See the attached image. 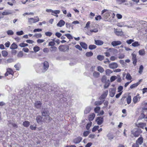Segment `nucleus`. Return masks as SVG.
Segmentation results:
<instances>
[{"label": "nucleus", "mask_w": 147, "mask_h": 147, "mask_svg": "<svg viewBox=\"0 0 147 147\" xmlns=\"http://www.w3.org/2000/svg\"><path fill=\"white\" fill-rule=\"evenodd\" d=\"M112 11L107 9H104L101 11V15L105 19L108 18L110 16Z\"/></svg>", "instance_id": "nucleus-1"}, {"label": "nucleus", "mask_w": 147, "mask_h": 147, "mask_svg": "<svg viewBox=\"0 0 147 147\" xmlns=\"http://www.w3.org/2000/svg\"><path fill=\"white\" fill-rule=\"evenodd\" d=\"M46 11L48 13H51V15L57 18L58 17V15L57 14H59L60 12V10H53L51 9H47L46 10Z\"/></svg>", "instance_id": "nucleus-2"}, {"label": "nucleus", "mask_w": 147, "mask_h": 147, "mask_svg": "<svg viewBox=\"0 0 147 147\" xmlns=\"http://www.w3.org/2000/svg\"><path fill=\"white\" fill-rule=\"evenodd\" d=\"M132 132L133 134L135 137H138L142 133V131L140 128H135Z\"/></svg>", "instance_id": "nucleus-3"}, {"label": "nucleus", "mask_w": 147, "mask_h": 147, "mask_svg": "<svg viewBox=\"0 0 147 147\" xmlns=\"http://www.w3.org/2000/svg\"><path fill=\"white\" fill-rule=\"evenodd\" d=\"M28 22L30 24L36 23L39 21V19L37 17L28 18Z\"/></svg>", "instance_id": "nucleus-4"}, {"label": "nucleus", "mask_w": 147, "mask_h": 147, "mask_svg": "<svg viewBox=\"0 0 147 147\" xmlns=\"http://www.w3.org/2000/svg\"><path fill=\"white\" fill-rule=\"evenodd\" d=\"M59 50L61 51L65 52L69 50V47L67 46L62 45L60 46L58 48Z\"/></svg>", "instance_id": "nucleus-5"}, {"label": "nucleus", "mask_w": 147, "mask_h": 147, "mask_svg": "<svg viewBox=\"0 0 147 147\" xmlns=\"http://www.w3.org/2000/svg\"><path fill=\"white\" fill-rule=\"evenodd\" d=\"M140 98L141 97L139 96V94H138L136 96H134L133 98V102L134 104H135L140 101Z\"/></svg>", "instance_id": "nucleus-6"}, {"label": "nucleus", "mask_w": 147, "mask_h": 147, "mask_svg": "<svg viewBox=\"0 0 147 147\" xmlns=\"http://www.w3.org/2000/svg\"><path fill=\"white\" fill-rule=\"evenodd\" d=\"M82 140V138L80 137H78L74 139L73 140V142L75 144L79 143Z\"/></svg>", "instance_id": "nucleus-7"}, {"label": "nucleus", "mask_w": 147, "mask_h": 147, "mask_svg": "<svg viewBox=\"0 0 147 147\" xmlns=\"http://www.w3.org/2000/svg\"><path fill=\"white\" fill-rule=\"evenodd\" d=\"M109 67L111 69H115L118 67V64L116 63L113 62L110 64L109 65Z\"/></svg>", "instance_id": "nucleus-8"}, {"label": "nucleus", "mask_w": 147, "mask_h": 147, "mask_svg": "<svg viewBox=\"0 0 147 147\" xmlns=\"http://www.w3.org/2000/svg\"><path fill=\"white\" fill-rule=\"evenodd\" d=\"M96 121L98 125H100L103 122V119L101 117H98L96 118Z\"/></svg>", "instance_id": "nucleus-9"}, {"label": "nucleus", "mask_w": 147, "mask_h": 147, "mask_svg": "<svg viewBox=\"0 0 147 147\" xmlns=\"http://www.w3.org/2000/svg\"><path fill=\"white\" fill-rule=\"evenodd\" d=\"M108 93V91L106 90L104 92L103 94H102L100 97V99L101 100L104 99L107 96Z\"/></svg>", "instance_id": "nucleus-10"}, {"label": "nucleus", "mask_w": 147, "mask_h": 147, "mask_svg": "<svg viewBox=\"0 0 147 147\" xmlns=\"http://www.w3.org/2000/svg\"><path fill=\"white\" fill-rule=\"evenodd\" d=\"M143 142V139L141 136L136 141V142L138 145H141Z\"/></svg>", "instance_id": "nucleus-11"}, {"label": "nucleus", "mask_w": 147, "mask_h": 147, "mask_svg": "<svg viewBox=\"0 0 147 147\" xmlns=\"http://www.w3.org/2000/svg\"><path fill=\"white\" fill-rule=\"evenodd\" d=\"M121 44V42L120 41H114L112 42L111 43V44L113 47L116 46L118 45H119Z\"/></svg>", "instance_id": "nucleus-12"}, {"label": "nucleus", "mask_w": 147, "mask_h": 147, "mask_svg": "<svg viewBox=\"0 0 147 147\" xmlns=\"http://www.w3.org/2000/svg\"><path fill=\"white\" fill-rule=\"evenodd\" d=\"M146 124L145 123H139L137 125V126L138 127V128H141L143 129H144L145 127L146 126Z\"/></svg>", "instance_id": "nucleus-13"}, {"label": "nucleus", "mask_w": 147, "mask_h": 147, "mask_svg": "<svg viewBox=\"0 0 147 147\" xmlns=\"http://www.w3.org/2000/svg\"><path fill=\"white\" fill-rule=\"evenodd\" d=\"M65 24V21L63 20H61L57 24V25L58 26L61 27L63 26Z\"/></svg>", "instance_id": "nucleus-14"}, {"label": "nucleus", "mask_w": 147, "mask_h": 147, "mask_svg": "<svg viewBox=\"0 0 147 147\" xmlns=\"http://www.w3.org/2000/svg\"><path fill=\"white\" fill-rule=\"evenodd\" d=\"M41 103L40 101H36L35 103V107L36 108H39L41 107Z\"/></svg>", "instance_id": "nucleus-15"}, {"label": "nucleus", "mask_w": 147, "mask_h": 147, "mask_svg": "<svg viewBox=\"0 0 147 147\" xmlns=\"http://www.w3.org/2000/svg\"><path fill=\"white\" fill-rule=\"evenodd\" d=\"M142 81V80H140L138 82L136 83L133 84L131 85L130 86V88L131 89H132L138 86V85H139L140 84V82Z\"/></svg>", "instance_id": "nucleus-16"}, {"label": "nucleus", "mask_w": 147, "mask_h": 147, "mask_svg": "<svg viewBox=\"0 0 147 147\" xmlns=\"http://www.w3.org/2000/svg\"><path fill=\"white\" fill-rule=\"evenodd\" d=\"M95 44L98 45H101L103 44V41L100 40H95Z\"/></svg>", "instance_id": "nucleus-17"}, {"label": "nucleus", "mask_w": 147, "mask_h": 147, "mask_svg": "<svg viewBox=\"0 0 147 147\" xmlns=\"http://www.w3.org/2000/svg\"><path fill=\"white\" fill-rule=\"evenodd\" d=\"M13 73V71L11 68H8L7 69V72L5 74V76H7L9 74H12Z\"/></svg>", "instance_id": "nucleus-18"}, {"label": "nucleus", "mask_w": 147, "mask_h": 147, "mask_svg": "<svg viewBox=\"0 0 147 147\" xmlns=\"http://www.w3.org/2000/svg\"><path fill=\"white\" fill-rule=\"evenodd\" d=\"M115 93V90L114 89H111L110 92V96L111 97H113L114 96Z\"/></svg>", "instance_id": "nucleus-19"}, {"label": "nucleus", "mask_w": 147, "mask_h": 147, "mask_svg": "<svg viewBox=\"0 0 147 147\" xmlns=\"http://www.w3.org/2000/svg\"><path fill=\"white\" fill-rule=\"evenodd\" d=\"M91 109V108L90 107H86L84 111V113L85 114L88 113L90 112Z\"/></svg>", "instance_id": "nucleus-20"}, {"label": "nucleus", "mask_w": 147, "mask_h": 147, "mask_svg": "<svg viewBox=\"0 0 147 147\" xmlns=\"http://www.w3.org/2000/svg\"><path fill=\"white\" fill-rule=\"evenodd\" d=\"M139 55H144L145 54V51L144 49L140 50L138 51Z\"/></svg>", "instance_id": "nucleus-21"}, {"label": "nucleus", "mask_w": 147, "mask_h": 147, "mask_svg": "<svg viewBox=\"0 0 147 147\" xmlns=\"http://www.w3.org/2000/svg\"><path fill=\"white\" fill-rule=\"evenodd\" d=\"M12 13V12L11 11L9 10V11H5L4 12H3L2 14L3 16H5V15H9L10 14H11Z\"/></svg>", "instance_id": "nucleus-22"}, {"label": "nucleus", "mask_w": 147, "mask_h": 147, "mask_svg": "<svg viewBox=\"0 0 147 147\" xmlns=\"http://www.w3.org/2000/svg\"><path fill=\"white\" fill-rule=\"evenodd\" d=\"M80 45L83 49H86L87 48V45L85 43L83 42H81L80 43Z\"/></svg>", "instance_id": "nucleus-23"}, {"label": "nucleus", "mask_w": 147, "mask_h": 147, "mask_svg": "<svg viewBox=\"0 0 147 147\" xmlns=\"http://www.w3.org/2000/svg\"><path fill=\"white\" fill-rule=\"evenodd\" d=\"M43 65L44 69L47 70L49 67L48 63L47 61H45L43 63Z\"/></svg>", "instance_id": "nucleus-24"}, {"label": "nucleus", "mask_w": 147, "mask_h": 147, "mask_svg": "<svg viewBox=\"0 0 147 147\" xmlns=\"http://www.w3.org/2000/svg\"><path fill=\"white\" fill-rule=\"evenodd\" d=\"M18 46L15 43H13L11 46L10 48L11 49H17L18 48Z\"/></svg>", "instance_id": "nucleus-25"}, {"label": "nucleus", "mask_w": 147, "mask_h": 147, "mask_svg": "<svg viewBox=\"0 0 147 147\" xmlns=\"http://www.w3.org/2000/svg\"><path fill=\"white\" fill-rule=\"evenodd\" d=\"M132 46L134 47H136L138 46H139L140 45V44L138 42L136 41L133 43L132 44Z\"/></svg>", "instance_id": "nucleus-26"}, {"label": "nucleus", "mask_w": 147, "mask_h": 147, "mask_svg": "<svg viewBox=\"0 0 147 147\" xmlns=\"http://www.w3.org/2000/svg\"><path fill=\"white\" fill-rule=\"evenodd\" d=\"M95 115L94 113L90 114L89 116V119L90 121L93 120L95 117Z\"/></svg>", "instance_id": "nucleus-27"}, {"label": "nucleus", "mask_w": 147, "mask_h": 147, "mask_svg": "<svg viewBox=\"0 0 147 147\" xmlns=\"http://www.w3.org/2000/svg\"><path fill=\"white\" fill-rule=\"evenodd\" d=\"M30 122L28 121H26L23 123L24 126L26 127H28L30 125Z\"/></svg>", "instance_id": "nucleus-28"}, {"label": "nucleus", "mask_w": 147, "mask_h": 147, "mask_svg": "<svg viewBox=\"0 0 147 147\" xmlns=\"http://www.w3.org/2000/svg\"><path fill=\"white\" fill-rule=\"evenodd\" d=\"M107 137L108 139L111 140L113 139L114 138L113 135L111 133L108 134L107 135Z\"/></svg>", "instance_id": "nucleus-29"}, {"label": "nucleus", "mask_w": 147, "mask_h": 147, "mask_svg": "<svg viewBox=\"0 0 147 147\" xmlns=\"http://www.w3.org/2000/svg\"><path fill=\"white\" fill-rule=\"evenodd\" d=\"M126 101L128 104H129L130 103L131 101V98L130 96H128L127 98Z\"/></svg>", "instance_id": "nucleus-30"}, {"label": "nucleus", "mask_w": 147, "mask_h": 147, "mask_svg": "<svg viewBox=\"0 0 147 147\" xmlns=\"http://www.w3.org/2000/svg\"><path fill=\"white\" fill-rule=\"evenodd\" d=\"M9 125H11L13 127H17V125L16 123H15L13 121H10L9 122Z\"/></svg>", "instance_id": "nucleus-31"}, {"label": "nucleus", "mask_w": 147, "mask_h": 147, "mask_svg": "<svg viewBox=\"0 0 147 147\" xmlns=\"http://www.w3.org/2000/svg\"><path fill=\"white\" fill-rule=\"evenodd\" d=\"M93 76L94 77L97 78L99 77L100 73L96 71H94L93 73Z\"/></svg>", "instance_id": "nucleus-32"}, {"label": "nucleus", "mask_w": 147, "mask_h": 147, "mask_svg": "<svg viewBox=\"0 0 147 147\" xmlns=\"http://www.w3.org/2000/svg\"><path fill=\"white\" fill-rule=\"evenodd\" d=\"M1 53L3 56V57H6L8 55L7 52L5 50L2 51Z\"/></svg>", "instance_id": "nucleus-33"}, {"label": "nucleus", "mask_w": 147, "mask_h": 147, "mask_svg": "<svg viewBox=\"0 0 147 147\" xmlns=\"http://www.w3.org/2000/svg\"><path fill=\"white\" fill-rule=\"evenodd\" d=\"M97 69L98 71H99L101 73L103 72L104 71L103 68L101 66H98L97 67Z\"/></svg>", "instance_id": "nucleus-34"}, {"label": "nucleus", "mask_w": 147, "mask_h": 147, "mask_svg": "<svg viewBox=\"0 0 147 147\" xmlns=\"http://www.w3.org/2000/svg\"><path fill=\"white\" fill-rule=\"evenodd\" d=\"M40 49V47L37 46H35L33 48V50L35 53L39 51Z\"/></svg>", "instance_id": "nucleus-35"}, {"label": "nucleus", "mask_w": 147, "mask_h": 147, "mask_svg": "<svg viewBox=\"0 0 147 147\" xmlns=\"http://www.w3.org/2000/svg\"><path fill=\"white\" fill-rule=\"evenodd\" d=\"M97 58L98 60L101 61L102 60L104 59V57L103 56L98 55L97 56Z\"/></svg>", "instance_id": "nucleus-36"}, {"label": "nucleus", "mask_w": 147, "mask_h": 147, "mask_svg": "<svg viewBox=\"0 0 147 147\" xmlns=\"http://www.w3.org/2000/svg\"><path fill=\"white\" fill-rule=\"evenodd\" d=\"M126 78L128 80H131L132 79V77L130 75L129 73H127L126 76Z\"/></svg>", "instance_id": "nucleus-37"}, {"label": "nucleus", "mask_w": 147, "mask_h": 147, "mask_svg": "<svg viewBox=\"0 0 147 147\" xmlns=\"http://www.w3.org/2000/svg\"><path fill=\"white\" fill-rule=\"evenodd\" d=\"M144 67L142 65H141L140 67L138 72L140 74H142L143 70Z\"/></svg>", "instance_id": "nucleus-38"}, {"label": "nucleus", "mask_w": 147, "mask_h": 147, "mask_svg": "<svg viewBox=\"0 0 147 147\" xmlns=\"http://www.w3.org/2000/svg\"><path fill=\"white\" fill-rule=\"evenodd\" d=\"M103 102V101H96L94 103V104L96 105H100L102 104Z\"/></svg>", "instance_id": "nucleus-39"}, {"label": "nucleus", "mask_w": 147, "mask_h": 147, "mask_svg": "<svg viewBox=\"0 0 147 147\" xmlns=\"http://www.w3.org/2000/svg\"><path fill=\"white\" fill-rule=\"evenodd\" d=\"M106 74L107 75H109L110 74L112 73V71L109 69H107L105 71Z\"/></svg>", "instance_id": "nucleus-40"}, {"label": "nucleus", "mask_w": 147, "mask_h": 147, "mask_svg": "<svg viewBox=\"0 0 147 147\" xmlns=\"http://www.w3.org/2000/svg\"><path fill=\"white\" fill-rule=\"evenodd\" d=\"M117 78V77L115 76H111L110 78V80L111 82L114 81Z\"/></svg>", "instance_id": "nucleus-41"}, {"label": "nucleus", "mask_w": 147, "mask_h": 147, "mask_svg": "<svg viewBox=\"0 0 147 147\" xmlns=\"http://www.w3.org/2000/svg\"><path fill=\"white\" fill-rule=\"evenodd\" d=\"M96 47V46L94 45H90L89 46L88 48L89 49L92 50L95 49Z\"/></svg>", "instance_id": "nucleus-42"}, {"label": "nucleus", "mask_w": 147, "mask_h": 147, "mask_svg": "<svg viewBox=\"0 0 147 147\" xmlns=\"http://www.w3.org/2000/svg\"><path fill=\"white\" fill-rule=\"evenodd\" d=\"M26 15H30L31 16H33L34 15V13L33 12H29V13L26 12V13H24L23 14V15L24 16H25Z\"/></svg>", "instance_id": "nucleus-43"}, {"label": "nucleus", "mask_w": 147, "mask_h": 147, "mask_svg": "<svg viewBox=\"0 0 147 147\" xmlns=\"http://www.w3.org/2000/svg\"><path fill=\"white\" fill-rule=\"evenodd\" d=\"M65 35L69 39H72L73 38V37L70 34H65Z\"/></svg>", "instance_id": "nucleus-44"}, {"label": "nucleus", "mask_w": 147, "mask_h": 147, "mask_svg": "<svg viewBox=\"0 0 147 147\" xmlns=\"http://www.w3.org/2000/svg\"><path fill=\"white\" fill-rule=\"evenodd\" d=\"M44 118L45 119V121H50L51 120V118L49 116V114L48 115H47V116L45 117V118Z\"/></svg>", "instance_id": "nucleus-45"}, {"label": "nucleus", "mask_w": 147, "mask_h": 147, "mask_svg": "<svg viewBox=\"0 0 147 147\" xmlns=\"http://www.w3.org/2000/svg\"><path fill=\"white\" fill-rule=\"evenodd\" d=\"M93 53L92 52H87L86 54V55L87 57H89L92 56Z\"/></svg>", "instance_id": "nucleus-46"}, {"label": "nucleus", "mask_w": 147, "mask_h": 147, "mask_svg": "<svg viewBox=\"0 0 147 147\" xmlns=\"http://www.w3.org/2000/svg\"><path fill=\"white\" fill-rule=\"evenodd\" d=\"M19 46L22 47H27L28 46V45L27 44L24 43H21L19 44Z\"/></svg>", "instance_id": "nucleus-47"}, {"label": "nucleus", "mask_w": 147, "mask_h": 147, "mask_svg": "<svg viewBox=\"0 0 147 147\" xmlns=\"http://www.w3.org/2000/svg\"><path fill=\"white\" fill-rule=\"evenodd\" d=\"M42 117L40 116H38L36 117V121L38 123H39L41 121Z\"/></svg>", "instance_id": "nucleus-48"}, {"label": "nucleus", "mask_w": 147, "mask_h": 147, "mask_svg": "<svg viewBox=\"0 0 147 147\" xmlns=\"http://www.w3.org/2000/svg\"><path fill=\"white\" fill-rule=\"evenodd\" d=\"M23 55V52L22 51H20L18 54V57H21Z\"/></svg>", "instance_id": "nucleus-49"}, {"label": "nucleus", "mask_w": 147, "mask_h": 147, "mask_svg": "<svg viewBox=\"0 0 147 147\" xmlns=\"http://www.w3.org/2000/svg\"><path fill=\"white\" fill-rule=\"evenodd\" d=\"M7 34L9 35H12L13 34V32L11 30H9L7 32Z\"/></svg>", "instance_id": "nucleus-50"}, {"label": "nucleus", "mask_w": 147, "mask_h": 147, "mask_svg": "<svg viewBox=\"0 0 147 147\" xmlns=\"http://www.w3.org/2000/svg\"><path fill=\"white\" fill-rule=\"evenodd\" d=\"M49 114V113L46 111H43V112H42V115L45 117H46L47 115Z\"/></svg>", "instance_id": "nucleus-51"}, {"label": "nucleus", "mask_w": 147, "mask_h": 147, "mask_svg": "<svg viewBox=\"0 0 147 147\" xmlns=\"http://www.w3.org/2000/svg\"><path fill=\"white\" fill-rule=\"evenodd\" d=\"M99 127L98 126H94L92 129V132H95L97 129H98L99 128Z\"/></svg>", "instance_id": "nucleus-52"}, {"label": "nucleus", "mask_w": 147, "mask_h": 147, "mask_svg": "<svg viewBox=\"0 0 147 147\" xmlns=\"http://www.w3.org/2000/svg\"><path fill=\"white\" fill-rule=\"evenodd\" d=\"M144 107L142 108L143 110H147V102H145L144 104Z\"/></svg>", "instance_id": "nucleus-53"}, {"label": "nucleus", "mask_w": 147, "mask_h": 147, "mask_svg": "<svg viewBox=\"0 0 147 147\" xmlns=\"http://www.w3.org/2000/svg\"><path fill=\"white\" fill-rule=\"evenodd\" d=\"M100 107H97L95 108L94 111L95 113H97L98 112V111L100 110Z\"/></svg>", "instance_id": "nucleus-54"}, {"label": "nucleus", "mask_w": 147, "mask_h": 147, "mask_svg": "<svg viewBox=\"0 0 147 147\" xmlns=\"http://www.w3.org/2000/svg\"><path fill=\"white\" fill-rule=\"evenodd\" d=\"M42 35L40 34H36L34 35V36L36 37V38H40L42 37Z\"/></svg>", "instance_id": "nucleus-55"}, {"label": "nucleus", "mask_w": 147, "mask_h": 147, "mask_svg": "<svg viewBox=\"0 0 147 147\" xmlns=\"http://www.w3.org/2000/svg\"><path fill=\"white\" fill-rule=\"evenodd\" d=\"M134 40L133 39H129L127 40L126 42L128 44H130L132 42H134Z\"/></svg>", "instance_id": "nucleus-56"}, {"label": "nucleus", "mask_w": 147, "mask_h": 147, "mask_svg": "<svg viewBox=\"0 0 147 147\" xmlns=\"http://www.w3.org/2000/svg\"><path fill=\"white\" fill-rule=\"evenodd\" d=\"M92 124V122H90V123H89L87 124L86 126V129L88 130L90 127L91 126Z\"/></svg>", "instance_id": "nucleus-57"}, {"label": "nucleus", "mask_w": 147, "mask_h": 147, "mask_svg": "<svg viewBox=\"0 0 147 147\" xmlns=\"http://www.w3.org/2000/svg\"><path fill=\"white\" fill-rule=\"evenodd\" d=\"M17 35L18 36L22 35L24 34V32L22 31L17 32L16 33Z\"/></svg>", "instance_id": "nucleus-58"}, {"label": "nucleus", "mask_w": 147, "mask_h": 147, "mask_svg": "<svg viewBox=\"0 0 147 147\" xmlns=\"http://www.w3.org/2000/svg\"><path fill=\"white\" fill-rule=\"evenodd\" d=\"M90 31L91 32H94L95 33H96L98 32V30L97 28H95L94 29L91 30Z\"/></svg>", "instance_id": "nucleus-59"}, {"label": "nucleus", "mask_w": 147, "mask_h": 147, "mask_svg": "<svg viewBox=\"0 0 147 147\" xmlns=\"http://www.w3.org/2000/svg\"><path fill=\"white\" fill-rule=\"evenodd\" d=\"M45 34L46 35L48 36H51L52 34V33L50 32H46Z\"/></svg>", "instance_id": "nucleus-60"}, {"label": "nucleus", "mask_w": 147, "mask_h": 147, "mask_svg": "<svg viewBox=\"0 0 147 147\" xmlns=\"http://www.w3.org/2000/svg\"><path fill=\"white\" fill-rule=\"evenodd\" d=\"M125 55L123 54H119L118 56V58L119 59H122L124 58Z\"/></svg>", "instance_id": "nucleus-61"}, {"label": "nucleus", "mask_w": 147, "mask_h": 147, "mask_svg": "<svg viewBox=\"0 0 147 147\" xmlns=\"http://www.w3.org/2000/svg\"><path fill=\"white\" fill-rule=\"evenodd\" d=\"M132 56V60H135L137 59L136 57V55L133 53L131 54Z\"/></svg>", "instance_id": "nucleus-62"}, {"label": "nucleus", "mask_w": 147, "mask_h": 147, "mask_svg": "<svg viewBox=\"0 0 147 147\" xmlns=\"http://www.w3.org/2000/svg\"><path fill=\"white\" fill-rule=\"evenodd\" d=\"M89 134V131H86L84 132L83 133V136L85 137L87 136L88 134Z\"/></svg>", "instance_id": "nucleus-63"}, {"label": "nucleus", "mask_w": 147, "mask_h": 147, "mask_svg": "<svg viewBox=\"0 0 147 147\" xmlns=\"http://www.w3.org/2000/svg\"><path fill=\"white\" fill-rule=\"evenodd\" d=\"M116 16L118 19H121L122 18V16L121 15L119 14H117L116 15Z\"/></svg>", "instance_id": "nucleus-64"}]
</instances>
